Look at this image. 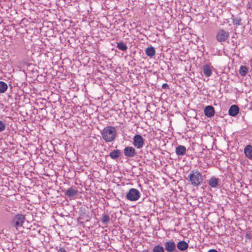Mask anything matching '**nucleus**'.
Instances as JSON below:
<instances>
[{
	"label": "nucleus",
	"mask_w": 252,
	"mask_h": 252,
	"mask_svg": "<svg viewBox=\"0 0 252 252\" xmlns=\"http://www.w3.org/2000/svg\"><path fill=\"white\" fill-rule=\"evenodd\" d=\"M103 139L106 142L113 141L117 135V130L113 126L105 127L101 132Z\"/></svg>",
	"instance_id": "obj_1"
},
{
	"label": "nucleus",
	"mask_w": 252,
	"mask_h": 252,
	"mask_svg": "<svg viewBox=\"0 0 252 252\" xmlns=\"http://www.w3.org/2000/svg\"><path fill=\"white\" fill-rule=\"evenodd\" d=\"M189 179L194 186H198L202 182V176L198 171H192L189 176Z\"/></svg>",
	"instance_id": "obj_2"
},
{
	"label": "nucleus",
	"mask_w": 252,
	"mask_h": 252,
	"mask_svg": "<svg viewBox=\"0 0 252 252\" xmlns=\"http://www.w3.org/2000/svg\"><path fill=\"white\" fill-rule=\"evenodd\" d=\"M140 192L137 189H130L126 195V199L131 201H135L139 199Z\"/></svg>",
	"instance_id": "obj_3"
},
{
	"label": "nucleus",
	"mask_w": 252,
	"mask_h": 252,
	"mask_svg": "<svg viewBox=\"0 0 252 252\" xmlns=\"http://www.w3.org/2000/svg\"><path fill=\"white\" fill-rule=\"evenodd\" d=\"M25 220V217L22 214L16 215L12 220L13 225L17 229L18 227H22Z\"/></svg>",
	"instance_id": "obj_4"
},
{
	"label": "nucleus",
	"mask_w": 252,
	"mask_h": 252,
	"mask_svg": "<svg viewBox=\"0 0 252 252\" xmlns=\"http://www.w3.org/2000/svg\"><path fill=\"white\" fill-rule=\"evenodd\" d=\"M229 36L228 32L221 29L219 31L217 35L216 39L220 42H223L225 41Z\"/></svg>",
	"instance_id": "obj_5"
},
{
	"label": "nucleus",
	"mask_w": 252,
	"mask_h": 252,
	"mask_svg": "<svg viewBox=\"0 0 252 252\" xmlns=\"http://www.w3.org/2000/svg\"><path fill=\"white\" fill-rule=\"evenodd\" d=\"M144 141L141 135L137 134L134 136L133 144L137 149H140L143 147Z\"/></svg>",
	"instance_id": "obj_6"
},
{
	"label": "nucleus",
	"mask_w": 252,
	"mask_h": 252,
	"mask_svg": "<svg viewBox=\"0 0 252 252\" xmlns=\"http://www.w3.org/2000/svg\"><path fill=\"white\" fill-rule=\"evenodd\" d=\"M165 248L167 252H173L176 249V244L173 241H168L165 243Z\"/></svg>",
	"instance_id": "obj_7"
},
{
	"label": "nucleus",
	"mask_w": 252,
	"mask_h": 252,
	"mask_svg": "<svg viewBox=\"0 0 252 252\" xmlns=\"http://www.w3.org/2000/svg\"><path fill=\"white\" fill-rule=\"evenodd\" d=\"M204 112L205 116L208 118H211L213 117L215 113L214 108L211 105L206 106L204 109Z\"/></svg>",
	"instance_id": "obj_8"
},
{
	"label": "nucleus",
	"mask_w": 252,
	"mask_h": 252,
	"mask_svg": "<svg viewBox=\"0 0 252 252\" xmlns=\"http://www.w3.org/2000/svg\"><path fill=\"white\" fill-rule=\"evenodd\" d=\"M124 154L127 157H133L136 154V151L132 147H127L124 149Z\"/></svg>",
	"instance_id": "obj_9"
},
{
	"label": "nucleus",
	"mask_w": 252,
	"mask_h": 252,
	"mask_svg": "<svg viewBox=\"0 0 252 252\" xmlns=\"http://www.w3.org/2000/svg\"><path fill=\"white\" fill-rule=\"evenodd\" d=\"M239 111V108L238 106L236 105H233L230 107L228 113L231 116L234 117L238 114Z\"/></svg>",
	"instance_id": "obj_10"
},
{
	"label": "nucleus",
	"mask_w": 252,
	"mask_h": 252,
	"mask_svg": "<svg viewBox=\"0 0 252 252\" xmlns=\"http://www.w3.org/2000/svg\"><path fill=\"white\" fill-rule=\"evenodd\" d=\"M78 192V191L75 188L70 187L66 190L65 194L67 196L71 197L77 195Z\"/></svg>",
	"instance_id": "obj_11"
},
{
	"label": "nucleus",
	"mask_w": 252,
	"mask_h": 252,
	"mask_svg": "<svg viewBox=\"0 0 252 252\" xmlns=\"http://www.w3.org/2000/svg\"><path fill=\"white\" fill-rule=\"evenodd\" d=\"M177 247L179 250L184 251L188 249L189 245L185 241H181L177 243Z\"/></svg>",
	"instance_id": "obj_12"
},
{
	"label": "nucleus",
	"mask_w": 252,
	"mask_h": 252,
	"mask_svg": "<svg viewBox=\"0 0 252 252\" xmlns=\"http://www.w3.org/2000/svg\"><path fill=\"white\" fill-rule=\"evenodd\" d=\"M186 153V148L184 146L179 145L176 148V154L178 156H183Z\"/></svg>",
	"instance_id": "obj_13"
},
{
	"label": "nucleus",
	"mask_w": 252,
	"mask_h": 252,
	"mask_svg": "<svg viewBox=\"0 0 252 252\" xmlns=\"http://www.w3.org/2000/svg\"><path fill=\"white\" fill-rule=\"evenodd\" d=\"M145 54L150 58L154 57L156 54L155 48L152 46L147 47L145 49Z\"/></svg>",
	"instance_id": "obj_14"
},
{
	"label": "nucleus",
	"mask_w": 252,
	"mask_h": 252,
	"mask_svg": "<svg viewBox=\"0 0 252 252\" xmlns=\"http://www.w3.org/2000/svg\"><path fill=\"white\" fill-rule=\"evenodd\" d=\"M244 153L246 157H247L250 159H252V146L250 145L246 146L244 149Z\"/></svg>",
	"instance_id": "obj_15"
},
{
	"label": "nucleus",
	"mask_w": 252,
	"mask_h": 252,
	"mask_svg": "<svg viewBox=\"0 0 252 252\" xmlns=\"http://www.w3.org/2000/svg\"><path fill=\"white\" fill-rule=\"evenodd\" d=\"M203 73L207 77H209L212 75V71L209 65H205L203 66Z\"/></svg>",
	"instance_id": "obj_16"
},
{
	"label": "nucleus",
	"mask_w": 252,
	"mask_h": 252,
	"mask_svg": "<svg viewBox=\"0 0 252 252\" xmlns=\"http://www.w3.org/2000/svg\"><path fill=\"white\" fill-rule=\"evenodd\" d=\"M121 155V152L119 150H115L112 151L110 154L109 156L112 159H116L117 158H119Z\"/></svg>",
	"instance_id": "obj_17"
},
{
	"label": "nucleus",
	"mask_w": 252,
	"mask_h": 252,
	"mask_svg": "<svg viewBox=\"0 0 252 252\" xmlns=\"http://www.w3.org/2000/svg\"><path fill=\"white\" fill-rule=\"evenodd\" d=\"M218 179L213 177L209 180V185L212 188H216L218 186Z\"/></svg>",
	"instance_id": "obj_18"
},
{
	"label": "nucleus",
	"mask_w": 252,
	"mask_h": 252,
	"mask_svg": "<svg viewBox=\"0 0 252 252\" xmlns=\"http://www.w3.org/2000/svg\"><path fill=\"white\" fill-rule=\"evenodd\" d=\"M248 72V69L246 66L241 65L240 67L239 73L242 76H245Z\"/></svg>",
	"instance_id": "obj_19"
},
{
	"label": "nucleus",
	"mask_w": 252,
	"mask_h": 252,
	"mask_svg": "<svg viewBox=\"0 0 252 252\" xmlns=\"http://www.w3.org/2000/svg\"><path fill=\"white\" fill-rule=\"evenodd\" d=\"M7 89V85L3 81H0V93H5Z\"/></svg>",
	"instance_id": "obj_20"
},
{
	"label": "nucleus",
	"mask_w": 252,
	"mask_h": 252,
	"mask_svg": "<svg viewBox=\"0 0 252 252\" xmlns=\"http://www.w3.org/2000/svg\"><path fill=\"white\" fill-rule=\"evenodd\" d=\"M117 47L119 50L122 51H126L127 50V46L123 42H120L117 43Z\"/></svg>",
	"instance_id": "obj_21"
},
{
	"label": "nucleus",
	"mask_w": 252,
	"mask_h": 252,
	"mask_svg": "<svg viewBox=\"0 0 252 252\" xmlns=\"http://www.w3.org/2000/svg\"><path fill=\"white\" fill-rule=\"evenodd\" d=\"M153 252H164V248L160 245H156L153 248Z\"/></svg>",
	"instance_id": "obj_22"
},
{
	"label": "nucleus",
	"mask_w": 252,
	"mask_h": 252,
	"mask_svg": "<svg viewBox=\"0 0 252 252\" xmlns=\"http://www.w3.org/2000/svg\"><path fill=\"white\" fill-rule=\"evenodd\" d=\"M110 220V217L107 215H103L101 218V221L103 223H107Z\"/></svg>",
	"instance_id": "obj_23"
},
{
	"label": "nucleus",
	"mask_w": 252,
	"mask_h": 252,
	"mask_svg": "<svg viewBox=\"0 0 252 252\" xmlns=\"http://www.w3.org/2000/svg\"><path fill=\"white\" fill-rule=\"evenodd\" d=\"M241 19L237 18L233 19V24L235 26H239L241 24Z\"/></svg>",
	"instance_id": "obj_24"
},
{
	"label": "nucleus",
	"mask_w": 252,
	"mask_h": 252,
	"mask_svg": "<svg viewBox=\"0 0 252 252\" xmlns=\"http://www.w3.org/2000/svg\"><path fill=\"white\" fill-rule=\"evenodd\" d=\"M5 128V124L1 121H0V132L2 131Z\"/></svg>",
	"instance_id": "obj_25"
},
{
	"label": "nucleus",
	"mask_w": 252,
	"mask_h": 252,
	"mask_svg": "<svg viewBox=\"0 0 252 252\" xmlns=\"http://www.w3.org/2000/svg\"><path fill=\"white\" fill-rule=\"evenodd\" d=\"M58 252H66V251L63 248H60L58 250Z\"/></svg>",
	"instance_id": "obj_26"
},
{
	"label": "nucleus",
	"mask_w": 252,
	"mask_h": 252,
	"mask_svg": "<svg viewBox=\"0 0 252 252\" xmlns=\"http://www.w3.org/2000/svg\"><path fill=\"white\" fill-rule=\"evenodd\" d=\"M208 252H218L215 249H211L208 251Z\"/></svg>",
	"instance_id": "obj_27"
},
{
	"label": "nucleus",
	"mask_w": 252,
	"mask_h": 252,
	"mask_svg": "<svg viewBox=\"0 0 252 252\" xmlns=\"http://www.w3.org/2000/svg\"><path fill=\"white\" fill-rule=\"evenodd\" d=\"M141 252H149V251L147 250H145L142 251Z\"/></svg>",
	"instance_id": "obj_28"
},
{
	"label": "nucleus",
	"mask_w": 252,
	"mask_h": 252,
	"mask_svg": "<svg viewBox=\"0 0 252 252\" xmlns=\"http://www.w3.org/2000/svg\"><path fill=\"white\" fill-rule=\"evenodd\" d=\"M167 84H164L163 85H162V87L164 88V87H165V86H166Z\"/></svg>",
	"instance_id": "obj_29"
},
{
	"label": "nucleus",
	"mask_w": 252,
	"mask_h": 252,
	"mask_svg": "<svg viewBox=\"0 0 252 252\" xmlns=\"http://www.w3.org/2000/svg\"><path fill=\"white\" fill-rule=\"evenodd\" d=\"M246 238H250V237L249 236L248 234H247L246 236Z\"/></svg>",
	"instance_id": "obj_30"
}]
</instances>
